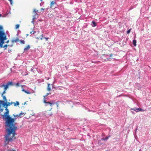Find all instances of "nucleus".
I'll list each match as a JSON object with an SVG mask.
<instances>
[{"instance_id": "nucleus-1", "label": "nucleus", "mask_w": 151, "mask_h": 151, "mask_svg": "<svg viewBox=\"0 0 151 151\" xmlns=\"http://www.w3.org/2000/svg\"><path fill=\"white\" fill-rule=\"evenodd\" d=\"M5 126L8 127L6 129L7 134H6L5 136V139L4 144L6 145L9 142H12L16 139L15 136L17 135L16 130L17 129V127L15 126V124L13 123H12L8 126L5 124Z\"/></svg>"}, {"instance_id": "nucleus-2", "label": "nucleus", "mask_w": 151, "mask_h": 151, "mask_svg": "<svg viewBox=\"0 0 151 151\" xmlns=\"http://www.w3.org/2000/svg\"><path fill=\"white\" fill-rule=\"evenodd\" d=\"M6 112L3 115L2 117L4 119H5V124L7 126H9L12 123H13L15 120V119L13 118L9 115V110L6 107H4Z\"/></svg>"}, {"instance_id": "nucleus-3", "label": "nucleus", "mask_w": 151, "mask_h": 151, "mask_svg": "<svg viewBox=\"0 0 151 151\" xmlns=\"http://www.w3.org/2000/svg\"><path fill=\"white\" fill-rule=\"evenodd\" d=\"M14 102H9L6 101H4L2 100H0V113L2 112L4 110V109L1 108V104H2L3 107H7L13 104Z\"/></svg>"}, {"instance_id": "nucleus-4", "label": "nucleus", "mask_w": 151, "mask_h": 151, "mask_svg": "<svg viewBox=\"0 0 151 151\" xmlns=\"http://www.w3.org/2000/svg\"><path fill=\"white\" fill-rule=\"evenodd\" d=\"M45 98H44L43 102L45 104V106H47L50 105V106H52V104H55V102L53 101H51L50 102H47Z\"/></svg>"}, {"instance_id": "nucleus-5", "label": "nucleus", "mask_w": 151, "mask_h": 151, "mask_svg": "<svg viewBox=\"0 0 151 151\" xmlns=\"http://www.w3.org/2000/svg\"><path fill=\"white\" fill-rule=\"evenodd\" d=\"M6 37V35L5 33L3 31L0 30V40Z\"/></svg>"}, {"instance_id": "nucleus-6", "label": "nucleus", "mask_w": 151, "mask_h": 151, "mask_svg": "<svg viewBox=\"0 0 151 151\" xmlns=\"http://www.w3.org/2000/svg\"><path fill=\"white\" fill-rule=\"evenodd\" d=\"M34 12H35V14L34 16H33V20L32 22V23L33 24H34V19L36 18V16L37 15V17H38V14L36 13L37 12H38V11L37 10H36V9H35L33 11Z\"/></svg>"}, {"instance_id": "nucleus-7", "label": "nucleus", "mask_w": 151, "mask_h": 151, "mask_svg": "<svg viewBox=\"0 0 151 151\" xmlns=\"http://www.w3.org/2000/svg\"><path fill=\"white\" fill-rule=\"evenodd\" d=\"M133 110L135 111L136 112H138L139 111H144V110L140 108H137L136 107H134L133 108H131L130 110Z\"/></svg>"}, {"instance_id": "nucleus-8", "label": "nucleus", "mask_w": 151, "mask_h": 151, "mask_svg": "<svg viewBox=\"0 0 151 151\" xmlns=\"http://www.w3.org/2000/svg\"><path fill=\"white\" fill-rule=\"evenodd\" d=\"M6 39H7V38L6 37L4 39L0 40V47L1 48H2L3 47V46H2L3 45L4 42V41L5 40H6Z\"/></svg>"}, {"instance_id": "nucleus-9", "label": "nucleus", "mask_w": 151, "mask_h": 151, "mask_svg": "<svg viewBox=\"0 0 151 151\" xmlns=\"http://www.w3.org/2000/svg\"><path fill=\"white\" fill-rule=\"evenodd\" d=\"M30 46L29 45H27L26 47L24 48V51H27L29 49Z\"/></svg>"}, {"instance_id": "nucleus-10", "label": "nucleus", "mask_w": 151, "mask_h": 151, "mask_svg": "<svg viewBox=\"0 0 151 151\" xmlns=\"http://www.w3.org/2000/svg\"><path fill=\"white\" fill-rule=\"evenodd\" d=\"M22 91H24V92H25V93H27V94H30V92L28 90H25V89H23L22 90Z\"/></svg>"}, {"instance_id": "nucleus-11", "label": "nucleus", "mask_w": 151, "mask_h": 151, "mask_svg": "<svg viewBox=\"0 0 151 151\" xmlns=\"http://www.w3.org/2000/svg\"><path fill=\"white\" fill-rule=\"evenodd\" d=\"M19 41V39L18 38H17L16 39H13L12 40V43H14L15 42H17Z\"/></svg>"}, {"instance_id": "nucleus-12", "label": "nucleus", "mask_w": 151, "mask_h": 151, "mask_svg": "<svg viewBox=\"0 0 151 151\" xmlns=\"http://www.w3.org/2000/svg\"><path fill=\"white\" fill-rule=\"evenodd\" d=\"M4 89L5 90H6L9 87V86H8V85L7 84H6L5 85L4 84Z\"/></svg>"}, {"instance_id": "nucleus-13", "label": "nucleus", "mask_w": 151, "mask_h": 151, "mask_svg": "<svg viewBox=\"0 0 151 151\" xmlns=\"http://www.w3.org/2000/svg\"><path fill=\"white\" fill-rule=\"evenodd\" d=\"M1 96L3 97V99L4 100V101H7L6 97L5 96H4V95H3V94H1Z\"/></svg>"}, {"instance_id": "nucleus-14", "label": "nucleus", "mask_w": 151, "mask_h": 151, "mask_svg": "<svg viewBox=\"0 0 151 151\" xmlns=\"http://www.w3.org/2000/svg\"><path fill=\"white\" fill-rule=\"evenodd\" d=\"M13 104H14V105L15 106H16L17 105L18 106L19 105V103L18 101H16V103H15L14 102Z\"/></svg>"}, {"instance_id": "nucleus-15", "label": "nucleus", "mask_w": 151, "mask_h": 151, "mask_svg": "<svg viewBox=\"0 0 151 151\" xmlns=\"http://www.w3.org/2000/svg\"><path fill=\"white\" fill-rule=\"evenodd\" d=\"M134 46H136V41L135 40H134L132 42Z\"/></svg>"}, {"instance_id": "nucleus-16", "label": "nucleus", "mask_w": 151, "mask_h": 151, "mask_svg": "<svg viewBox=\"0 0 151 151\" xmlns=\"http://www.w3.org/2000/svg\"><path fill=\"white\" fill-rule=\"evenodd\" d=\"M92 23L93 24L92 25V26L93 27H95L96 26V24L94 21H93L92 22Z\"/></svg>"}, {"instance_id": "nucleus-17", "label": "nucleus", "mask_w": 151, "mask_h": 151, "mask_svg": "<svg viewBox=\"0 0 151 151\" xmlns=\"http://www.w3.org/2000/svg\"><path fill=\"white\" fill-rule=\"evenodd\" d=\"M50 84L48 83V84H47L48 87H47V89L48 91H50L51 90L50 88Z\"/></svg>"}, {"instance_id": "nucleus-18", "label": "nucleus", "mask_w": 151, "mask_h": 151, "mask_svg": "<svg viewBox=\"0 0 151 151\" xmlns=\"http://www.w3.org/2000/svg\"><path fill=\"white\" fill-rule=\"evenodd\" d=\"M6 84L8 85V86L12 85L13 84V82L12 81L9 82Z\"/></svg>"}, {"instance_id": "nucleus-19", "label": "nucleus", "mask_w": 151, "mask_h": 151, "mask_svg": "<svg viewBox=\"0 0 151 151\" xmlns=\"http://www.w3.org/2000/svg\"><path fill=\"white\" fill-rule=\"evenodd\" d=\"M55 4V2L54 1H52L51 2L50 4V7H52V5Z\"/></svg>"}, {"instance_id": "nucleus-20", "label": "nucleus", "mask_w": 151, "mask_h": 151, "mask_svg": "<svg viewBox=\"0 0 151 151\" xmlns=\"http://www.w3.org/2000/svg\"><path fill=\"white\" fill-rule=\"evenodd\" d=\"M25 114H24L23 113H22V112L19 114V115H17L16 116H22V115H24Z\"/></svg>"}, {"instance_id": "nucleus-21", "label": "nucleus", "mask_w": 151, "mask_h": 151, "mask_svg": "<svg viewBox=\"0 0 151 151\" xmlns=\"http://www.w3.org/2000/svg\"><path fill=\"white\" fill-rule=\"evenodd\" d=\"M109 138V137H106L105 138H102L101 139V140H104V141L106 140H107V139H108Z\"/></svg>"}, {"instance_id": "nucleus-22", "label": "nucleus", "mask_w": 151, "mask_h": 151, "mask_svg": "<svg viewBox=\"0 0 151 151\" xmlns=\"http://www.w3.org/2000/svg\"><path fill=\"white\" fill-rule=\"evenodd\" d=\"M20 42H21V43L22 44H24L25 43L24 41L23 40H20Z\"/></svg>"}, {"instance_id": "nucleus-23", "label": "nucleus", "mask_w": 151, "mask_h": 151, "mask_svg": "<svg viewBox=\"0 0 151 151\" xmlns=\"http://www.w3.org/2000/svg\"><path fill=\"white\" fill-rule=\"evenodd\" d=\"M36 32L35 31H32L31 32H30V33L32 34H34Z\"/></svg>"}, {"instance_id": "nucleus-24", "label": "nucleus", "mask_w": 151, "mask_h": 151, "mask_svg": "<svg viewBox=\"0 0 151 151\" xmlns=\"http://www.w3.org/2000/svg\"><path fill=\"white\" fill-rule=\"evenodd\" d=\"M10 2V4L11 5H12V3H13V1H12V0H8Z\"/></svg>"}, {"instance_id": "nucleus-25", "label": "nucleus", "mask_w": 151, "mask_h": 151, "mask_svg": "<svg viewBox=\"0 0 151 151\" xmlns=\"http://www.w3.org/2000/svg\"><path fill=\"white\" fill-rule=\"evenodd\" d=\"M19 24H17L16 26V28L17 29H18L19 28Z\"/></svg>"}, {"instance_id": "nucleus-26", "label": "nucleus", "mask_w": 151, "mask_h": 151, "mask_svg": "<svg viewBox=\"0 0 151 151\" xmlns=\"http://www.w3.org/2000/svg\"><path fill=\"white\" fill-rule=\"evenodd\" d=\"M7 46V45H4V46L3 47L5 48V49H6Z\"/></svg>"}, {"instance_id": "nucleus-27", "label": "nucleus", "mask_w": 151, "mask_h": 151, "mask_svg": "<svg viewBox=\"0 0 151 151\" xmlns=\"http://www.w3.org/2000/svg\"><path fill=\"white\" fill-rule=\"evenodd\" d=\"M6 90L4 89V90L3 92V93H2V94H3V95L5 93H6Z\"/></svg>"}, {"instance_id": "nucleus-28", "label": "nucleus", "mask_w": 151, "mask_h": 151, "mask_svg": "<svg viewBox=\"0 0 151 151\" xmlns=\"http://www.w3.org/2000/svg\"><path fill=\"white\" fill-rule=\"evenodd\" d=\"M49 94H50V93H47V94H46V95L44 96V98H45V99H46V98H45V97L47 96Z\"/></svg>"}, {"instance_id": "nucleus-29", "label": "nucleus", "mask_w": 151, "mask_h": 151, "mask_svg": "<svg viewBox=\"0 0 151 151\" xmlns=\"http://www.w3.org/2000/svg\"><path fill=\"white\" fill-rule=\"evenodd\" d=\"M16 86L17 87L19 86V83H17L16 84Z\"/></svg>"}, {"instance_id": "nucleus-30", "label": "nucleus", "mask_w": 151, "mask_h": 151, "mask_svg": "<svg viewBox=\"0 0 151 151\" xmlns=\"http://www.w3.org/2000/svg\"><path fill=\"white\" fill-rule=\"evenodd\" d=\"M130 29L128 30L127 32V33L129 34L130 32Z\"/></svg>"}, {"instance_id": "nucleus-31", "label": "nucleus", "mask_w": 151, "mask_h": 151, "mask_svg": "<svg viewBox=\"0 0 151 151\" xmlns=\"http://www.w3.org/2000/svg\"><path fill=\"white\" fill-rule=\"evenodd\" d=\"M4 84H3L2 85L1 84H0V88H2L4 87Z\"/></svg>"}, {"instance_id": "nucleus-32", "label": "nucleus", "mask_w": 151, "mask_h": 151, "mask_svg": "<svg viewBox=\"0 0 151 151\" xmlns=\"http://www.w3.org/2000/svg\"><path fill=\"white\" fill-rule=\"evenodd\" d=\"M43 38H45L46 40L47 41V40L49 39V38L48 37H43Z\"/></svg>"}, {"instance_id": "nucleus-33", "label": "nucleus", "mask_w": 151, "mask_h": 151, "mask_svg": "<svg viewBox=\"0 0 151 151\" xmlns=\"http://www.w3.org/2000/svg\"><path fill=\"white\" fill-rule=\"evenodd\" d=\"M131 113H132L133 114H135V112H134L133 111H131Z\"/></svg>"}, {"instance_id": "nucleus-34", "label": "nucleus", "mask_w": 151, "mask_h": 151, "mask_svg": "<svg viewBox=\"0 0 151 151\" xmlns=\"http://www.w3.org/2000/svg\"><path fill=\"white\" fill-rule=\"evenodd\" d=\"M43 3L42 2L40 4V6H42L43 5Z\"/></svg>"}, {"instance_id": "nucleus-35", "label": "nucleus", "mask_w": 151, "mask_h": 151, "mask_svg": "<svg viewBox=\"0 0 151 151\" xmlns=\"http://www.w3.org/2000/svg\"><path fill=\"white\" fill-rule=\"evenodd\" d=\"M113 55V54H110V57H112V56Z\"/></svg>"}, {"instance_id": "nucleus-36", "label": "nucleus", "mask_w": 151, "mask_h": 151, "mask_svg": "<svg viewBox=\"0 0 151 151\" xmlns=\"http://www.w3.org/2000/svg\"><path fill=\"white\" fill-rule=\"evenodd\" d=\"M2 29V27L1 26H0V29L1 30Z\"/></svg>"}, {"instance_id": "nucleus-37", "label": "nucleus", "mask_w": 151, "mask_h": 151, "mask_svg": "<svg viewBox=\"0 0 151 151\" xmlns=\"http://www.w3.org/2000/svg\"><path fill=\"white\" fill-rule=\"evenodd\" d=\"M43 9V8H42L41 9V10H44V9Z\"/></svg>"}, {"instance_id": "nucleus-38", "label": "nucleus", "mask_w": 151, "mask_h": 151, "mask_svg": "<svg viewBox=\"0 0 151 151\" xmlns=\"http://www.w3.org/2000/svg\"><path fill=\"white\" fill-rule=\"evenodd\" d=\"M80 103L79 102H78V103H75L74 104V105H76V104H79Z\"/></svg>"}, {"instance_id": "nucleus-39", "label": "nucleus", "mask_w": 151, "mask_h": 151, "mask_svg": "<svg viewBox=\"0 0 151 151\" xmlns=\"http://www.w3.org/2000/svg\"><path fill=\"white\" fill-rule=\"evenodd\" d=\"M36 38L37 39H39V38H38V37H36Z\"/></svg>"}, {"instance_id": "nucleus-40", "label": "nucleus", "mask_w": 151, "mask_h": 151, "mask_svg": "<svg viewBox=\"0 0 151 151\" xmlns=\"http://www.w3.org/2000/svg\"><path fill=\"white\" fill-rule=\"evenodd\" d=\"M42 38H43L42 37L41 38H40V39L41 40H42Z\"/></svg>"}, {"instance_id": "nucleus-41", "label": "nucleus", "mask_w": 151, "mask_h": 151, "mask_svg": "<svg viewBox=\"0 0 151 151\" xmlns=\"http://www.w3.org/2000/svg\"><path fill=\"white\" fill-rule=\"evenodd\" d=\"M41 36L42 37H43V34H42V35H41Z\"/></svg>"}, {"instance_id": "nucleus-42", "label": "nucleus", "mask_w": 151, "mask_h": 151, "mask_svg": "<svg viewBox=\"0 0 151 151\" xmlns=\"http://www.w3.org/2000/svg\"><path fill=\"white\" fill-rule=\"evenodd\" d=\"M52 115V114H50V116H51Z\"/></svg>"}, {"instance_id": "nucleus-43", "label": "nucleus", "mask_w": 151, "mask_h": 151, "mask_svg": "<svg viewBox=\"0 0 151 151\" xmlns=\"http://www.w3.org/2000/svg\"><path fill=\"white\" fill-rule=\"evenodd\" d=\"M52 109V108H51V109H50V110H49V111H50V110Z\"/></svg>"}, {"instance_id": "nucleus-44", "label": "nucleus", "mask_w": 151, "mask_h": 151, "mask_svg": "<svg viewBox=\"0 0 151 151\" xmlns=\"http://www.w3.org/2000/svg\"><path fill=\"white\" fill-rule=\"evenodd\" d=\"M9 42V40H8L7 42Z\"/></svg>"}, {"instance_id": "nucleus-45", "label": "nucleus", "mask_w": 151, "mask_h": 151, "mask_svg": "<svg viewBox=\"0 0 151 151\" xmlns=\"http://www.w3.org/2000/svg\"><path fill=\"white\" fill-rule=\"evenodd\" d=\"M137 128H136V129L135 130H136V131H137Z\"/></svg>"}, {"instance_id": "nucleus-46", "label": "nucleus", "mask_w": 151, "mask_h": 151, "mask_svg": "<svg viewBox=\"0 0 151 151\" xmlns=\"http://www.w3.org/2000/svg\"><path fill=\"white\" fill-rule=\"evenodd\" d=\"M42 0H40V1H42Z\"/></svg>"}, {"instance_id": "nucleus-47", "label": "nucleus", "mask_w": 151, "mask_h": 151, "mask_svg": "<svg viewBox=\"0 0 151 151\" xmlns=\"http://www.w3.org/2000/svg\"><path fill=\"white\" fill-rule=\"evenodd\" d=\"M1 16V15L0 14V17Z\"/></svg>"}]
</instances>
